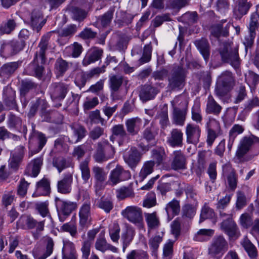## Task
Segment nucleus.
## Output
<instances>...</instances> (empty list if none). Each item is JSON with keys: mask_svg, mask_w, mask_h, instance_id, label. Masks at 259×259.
<instances>
[{"mask_svg": "<svg viewBox=\"0 0 259 259\" xmlns=\"http://www.w3.org/2000/svg\"><path fill=\"white\" fill-rule=\"evenodd\" d=\"M68 92V85L63 82L52 83L49 87V94L54 101L64 99Z\"/></svg>", "mask_w": 259, "mask_h": 259, "instance_id": "7", "label": "nucleus"}, {"mask_svg": "<svg viewBox=\"0 0 259 259\" xmlns=\"http://www.w3.org/2000/svg\"><path fill=\"white\" fill-rule=\"evenodd\" d=\"M99 232V229L96 228L89 230L87 233L88 238L82 242L81 251L83 259H89L91 252V247L96 235Z\"/></svg>", "mask_w": 259, "mask_h": 259, "instance_id": "16", "label": "nucleus"}, {"mask_svg": "<svg viewBox=\"0 0 259 259\" xmlns=\"http://www.w3.org/2000/svg\"><path fill=\"white\" fill-rule=\"evenodd\" d=\"M42 163L41 157L34 159L28 165L25 174L32 177H36L40 172Z\"/></svg>", "mask_w": 259, "mask_h": 259, "instance_id": "25", "label": "nucleus"}, {"mask_svg": "<svg viewBox=\"0 0 259 259\" xmlns=\"http://www.w3.org/2000/svg\"><path fill=\"white\" fill-rule=\"evenodd\" d=\"M194 44L202 55L205 62H207L210 55V47L208 41L205 38L196 40Z\"/></svg>", "mask_w": 259, "mask_h": 259, "instance_id": "32", "label": "nucleus"}, {"mask_svg": "<svg viewBox=\"0 0 259 259\" xmlns=\"http://www.w3.org/2000/svg\"><path fill=\"white\" fill-rule=\"evenodd\" d=\"M22 150V153L19 155H13L10 159L9 165L10 166L16 170L19 166V163L22 160L23 155L24 154V147L20 146L19 148Z\"/></svg>", "mask_w": 259, "mask_h": 259, "instance_id": "52", "label": "nucleus"}, {"mask_svg": "<svg viewBox=\"0 0 259 259\" xmlns=\"http://www.w3.org/2000/svg\"><path fill=\"white\" fill-rule=\"evenodd\" d=\"M220 54L223 62L230 63L234 67H238L240 60L237 47L231 48L227 44L224 45L220 49Z\"/></svg>", "mask_w": 259, "mask_h": 259, "instance_id": "5", "label": "nucleus"}, {"mask_svg": "<svg viewBox=\"0 0 259 259\" xmlns=\"http://www.w3.org/2000/svg\"><path fill=\"white\" fill-rule=\"evenodd\" d=\"M206 128L207 131L206 142L207 144L211 146L215 139L222 134L220 124L215 119H209L207 123Z\"/></svg>", "mask_w": 259, "mask_h": 259, "instance_id": "10", "label": "nucleus"}, {"mask_svg": "<svg viewBox=\"0 0 259 259\" xmlns=\"http://www.w3.org/2000/svg\"><path fill=\"white\" fill-rule=\"evenodd\" d=\"M230 24H227L225 26L223 24H218L211 28V33L212 36L218 38L221 36H227L229 34V28Z\"/></svg>", "mask_w": 259, "mask_h": 259, "instance_id": "38", "label": "nucleus"}, {"mask_svg": "<svg viewBox=\"0 0 259 259\" xmlns=\"http://www.w3.org/2000/svg\"><path fill=\"white\" fill-rule=\"evenodd\" d=\"M222 107L214 99L211 95H209L207 98L206 112L208 113L219 115Z\"/></svg>", "mask_w": 259, "mask_h": 259, "instance_id": "35", "label": "nucleus"}, {"mask_svg": "<svg viewBox=\"0 0 259 259\" xmlns=\"http://www.w3.org/2000/svg\"><path fill=\"white\" fill-rule=\"evenodd\" d=\"M3 100L5 106L9 109L19 111L16 100V92L11 87L7 86L4 88Z\"/></svg>", "mask_w": 259, "mask_h": 259, "instance_id": "14", "label": "nucleus"}, {"mask_svg": "<svg viewBox=\"0 0 259 259\" xmlns=\"http://www.w3.org/2000/svg\"><path fill=\"white\" fill-rule=\"evenodd\" d=\"M145 221L148 231L158 229L160 226V222L156 212L144 213Z\"/></svg>", "mask_w": 259, "mask_h": 259, "instance_id": "31", "label": "nucleus"}, {"mask_svg": "<svg viewBox=\"0 0 259 259\" xmlns=\"http://www.w3.org/2000/svg\"><path fill=\"white\" fill-rule=\"evenodd\" d=\"M95 247L97 250L103 253L108 250L114 253L118 252L117 248L107 243L104 235L100 234L98 236L95 242Z\"/></svg>", "mask_w": 259, "mask_h": 259, "instance_id": "27", "label": "nucleus"}, {"mask_svg": "<svg viewBox=\"0 0 259 259\" xmlns=\"http://www.w3.org/2000/svg\"><path fill=\"white\" fill-rule=\"evenodd\" d=\"M68 63L62 58H58L55 63V68L57 73V76H62L67 70Z\"/></svg>", "mask_w": 259, "mask_h": 259, "instance_id": "50", "label": "nucleus"}, {"mask_svg": "<svg viewBox=\"0 0 259 259\" xmlns=\"http://www.w3.org/2000/svg\"><path fill=\"white\" fill-rule=\"evenodd\" d=\"M103 51L102 49L95 48L89 52L84 57L82 64L87 66L88 65L94 63L101 59L103 55Z\"/></svg>", "mask_w": 259, "mask_h": 259, "instance_id": "28", "label": "nucleus"}, {"mask_svg": "<svg viewBox=\"0 0 259 259\" xmlns=\"http://www.w3.org/2000/svg\"><path fill=\"white\" fill-rule=\"evenodd\" d=\"M71 129L73 136L76 138L74 141H70L71 143H76L81 141L85 136L87 132L85 127L79 124H72Z\"/></svg>", "mask_w": 259, "mask_h": 259, "instance_id": "39", "label": "nucleus"}, {"mask_svg": "<svg viewBox=\"0 0 259 259\" xmlns=\"http://www.w3.org/2000/svg\"><path fill=\"white\" fill-rule=\"evenodd\" d=\"M241 244L251 258L254 259L257 256V249L248 238H245L242 241Z\"/></svg>", "mask_w": 259, "mask_h": 259, "instance_id": "43", "label": "nucleus"}, {"mask_svg": "<svg viewBox=\"0 0 259 259\" xmlns=\"http://www.w3.org/2000/svg\"><path fill=\"white\" fill-rule=\"evenodd\" d=\"M183 133L181 130L173 128L167 140V143L172 147H179L183 145Z\"/></svg>", "mask_w": 259, "mask_h": 259, "instance_id": "21", "label": "nucleus"}, {"mask_svg": "<svg viewBox=\"0 0 259 259\" xmlns=\"http://www.w3.org/2000/svg\"><path fill=\"white\" fill-rule=\"evenodd\" d=\"M32 29L38 32L44 25L42 17L40 12L34 11L32 12L28 22Z\"/></svg>", "mask_w": 259, "mask_h": 259, "instance_id": "30", "label": "nucleus"}, {"mask_svg": "<svg viewBox=\"0 0 259 259\" xmlns=\"http://www.w3.org/2000/svg\"><path fill=\"white\" fill-rule=\"evenodd\" d=\"M214 216V212L206 203L202 207L201 211L199 223L206 219L212 218Z\"/></svg>", "mask_w": 259, "mask_h": 259, "instance_id": "51", "label": "nucleus"}, {"mask_svg": "<svg viewBox=\"0 0 259 259\" xmlns=\"http://www.w3.org/2000/svg\"><path fill=\"white\" fill-rule=\"evenodd\" d=\"M220 54L223 62L230 63L234 67H238L240 60L237 47L231 48L227 44L224 45L220 49Z\"/></svg>", "mask_w": 259, "mask_h": 259, "instance_id": "4", "label": "nucleus"}, {"mask_svg": "<svg viewBox=\"0 0 259 259\" xmlns=\"http://www.w3.org/2000/svg\"><path fill=\"white\" fill-rule=\"evenodd\" d=\"M120 227L118 224L114 223L109 228V235L111 240L117 242L119 238Z\"/></svg>", "mask_w": 259, "mask_h": 259, "instance_id": "61", "label": "nucleus"}, {"mask_svg": "<svg viewBox=\"0 0 259 259\" xmlns=\"http://www.w3.org/2000/svg\"><path fill=\"white\" fill-rule=\"evenodd\" d=\"M16 26V22L13 19H10L0 27V34H10L15 29Z\"/></svg>", "mask_w": 259, "mask_h": 259, "instance_id": "57", "label": "nucleus"}, {"mask_svg": "<svg viewBox=\"0 0 259 259\" xmlns=\"http://www.w3.org/2000/svg\"><path fill=\"white\" fill-rule=\"evenodd\" d=\"M154 165L155 162L153 160L147 161L144 163L139 175V181H144L148 175L153 171Z\"/></svg>", "mask_w": 259, "mask_h": 259, "instance_id": "40", "label": "nucleus"}, {"mask_svg": "<svg viewBox=\"0 0 259 259\" xmlns=\"http://www.w3.org/2000/svg\"><path fill=\"white\" fill-rule=\"evenodd\" d=\"M221 227L232 239H236L240 235L236 224L230 217L221 223Z\"/></svg>", "mask_w": 259, "mask_h": 259, "instance_id": "15", "label": "nucleus"}, {"mask_svg": "<svg viewBox=\"0 0 259 259\" xmlns=\"http://www.w3.org/2000/svg\"><path fill=\"white\" fill-rule=\"evenodd\" d=\"M99 147L103 151L104 154L108 159L113 158L115 153L114 147L107 140H104L98 143Z\"/></svg>", "mask_w": 259, "mask_h": 259, "instance_id": "36", "label": "nucleus"}, {"mask_svg": "<svg viewBox=\"0 0 259 259\" xmlns=\"http://www.w3.org/2000/svg\"><path fill=\"white\" fill-rule=\"evenodd\" d=\"M125 124L127 133L131 136H135L140 130L142 120L138 117L132 118L126 120Z\"/></svg>", "mask_w": 259, "mask_h": 259, "instance_id": "29", "label": "nucleus"}, {"mask_svg": "<svg viewBox=\"0 0 259 259\" xmlns=\"http://www.w3.org/2000/svg\"><path fill=\"white\" fill-rule=\"evenodd\" d=\"M114 10L110 9L106 13L102 16H100L97 21L103 27H106L109 25L113 17Z\"/></svg>", "mask_w": 259, "mask_h": 259, "instance_id": "47", "label": "nucleus"}, {"mask_svg": "<svg viewBox=\"0 0 259 259\" xmlns=\"http://www.w3.org/2000/svg\"><path fill=\"white\" fill-rule=\"evenodd\" d=\"M244 130L243 126L239 124H234L229 132V145L233 144L236 136L242 133Z\"/></svg>", "mask_w": 259, "mask_h": 259, "instance_id": "56", "label": "nucleus"}, {"mask_svg": "<svg viewBox=\"0 0 259 259\" xmlns=\"http://www.w3.org/2000/svg\"><path fill=\"white\" fill-rule=\"evenodd\" d=\"M135 233L134 231L131 229H127L121 236V239L123 242V251L124 252L126 248L132 241Z\"/></svg>", "mask_w": 259, "mask_h": 259, "instance_id": "53", "label": "nucleus"}, {"mask_svg": "<svg viewBox=\"0 0 259 259\" xmlns=\"http://www.w3.org/2000/svg\"><path fill=\"white\" fill-rule=\"evenodd\" d=\"M50 191V181L44 178L37 183L36 188V193L38 195H47Z\"/></svg>", "mask_w": 259, "mask_h": 259, "instance_id": "37", "label": "nucleus"}, {"mask_svg": "<svg viewBox=\"0 0 259 259\" xmlns=\"http://www.w3.org/2000/svg\"><path fill=\"white\" fill-rule=\"evenodd\" d=\"M201 130L198 125L188 123L186 126V141L189 144L196 145L200 141Z\"/></svg>", "mask_w": 259, "mask_h": 259, "instance_id": "12", "label": "nucleus"}, {"mask_svg": "<svg viewBox=\"0 0 259 259\" xmlns=\"http://www.w3.org/2000/svg\"><path fill=\"white\" fill-rule=\"evenodd\" d=\"M234 84L232 73L228 71L223 72L218 78L215 89V95L222 99L233 89Z\"/></svg>", "mask_w": 259, "mask_h": 259, "instance_id": "2", "label": "nucleus"}, {"mask_svg": "<svg viewBox=\"0 0 259 259\" xmlns=\"http://www.w3.org/2000/svg\"><path fill=\"white\" fill-rule=\"evenodd\" d=\"M78 255L74 244L69 240L63 241L62 259H77Z\"/></svg>", "mask_w": 259, "mask_h": 259, "instance_id": "24", "label": "nucleus"}, {"mask_svg": "<svg viewBox=\"0 0 259 259\" xmlns=\"http://www.w3.org/2000/svg\"><path fill=\"white\" fill-rule=\"evenodd\" d=\"M157 117L159 119V122L161 127L165 128L169 124L167 109H162L158 114Z\"/></svg>", "mask_w": 259, "mask_h": 259, "instance_id": "64", "label": "nucleus"}, {"mask_svg": "<svg viewBox=\"0 0 259 259\" xmlns=\"http://www.w3.org/2000/svg\"><path fill=\"white\" fill-rule=\"evenodd\" d=\"M130 178L131 174L129 171L124 170L120 165H117L110 172L108 183L111 185H115L121 181L128 180Z\"/></svg>", "mask_w": 259, "mask_h": 259, "instance_id": "11", "label": "nucleus"}, {"mask_svg": "<svg viewBox=\"0 0 259 259\" xmlns=\"http://www.w3.org/2000/svg\"><path fill=\"white\" fill-rule=\"evenodd\" d=\"M126 259H149L148 253L142 249H135L130 251L126 256Z\"/></svg>", "mask_w": 259, "mask_h": 259, "instance_id": "49", "label": "nucleus"}, {"mask_svg": "<svg viewBox=\"0 0 259 259\" xmlns=\"http://www.w3.org/2000/svg\"><path fill=\"white\" fill-rule=\"evenodd\" d=\"M21 63L13 62L6 63L0 68V77L4 80L8 79L20 66Z\"/></svg>", "mask_w": 259, "mask_h": 259, "instance_id": "23", "label": "nucleus"}, {"mask_svg": "<svg viewBox=\"0 0 259 259\" xmlns=\"http://www.w3.org/2000/svg\"><path fill=\"white\" fill-rule=\"evenodd\" d=\"M49 38L47 36H43L41 38L38 45L39 51L36 52L33 63L29 66V69H34L33 74L38 78H40L42 76L44 72V67L38 64L40 63L42 64L45 63V53L48 48Z\"/></svg>", "mask_w": 259, "mask_h": 259, "instance_id": "1", "label": "nucleus"}, {"mask_svg": "<svg viewBox=\"0 0 259 259\" xmlns=\"http://www.w3.org/2000/svg\"><path fill=\"white\" fill-rule=\"evenodd\" d=\"M89 117L92 123L98 124L100 123L102 125L105 124V120L100 115V112L99 110L91 111Z\"/></svg>", "mask_w": 259, "mask_h": 259, "instance_id": "59", "label": "nucleus"}, {"mask_svg": "<svg viewBox=\"0 0 259 259\" xmlns=\"http://www.w3.org/2000/svg\"><path fill=\"white\" fill-rule=\"evenodd\" d=\"M53 165L57 169L59 173L67 167L70 166L72 167V163L63 157H58L54 158Z\"/></svg>", "mask_w": 259, "mask_h": 259, "instance_id": "42", "label": "nucleus"}, {"mask_svg": "<svg viewBox=\"0 0 259 259\" xmlns=\"http://www.w3.org/2000/svg\"><path fill=\"white\" fill-rule=\"evenodd\" d=\"M141 209L136 206H129L126 207L121 212L123 217L130 222L137 225L140 224L143 218Z\"/></svg>", "mask_w": 259, "mask_h": 259, "instance_id": "9", "label": "nucleus"}, {"mask_svg": "<svg viewBox=\"0 0 259 259\" xmlns=\"http://www.w3.org/2000/svg\"><path fill=\"white\" fill-rule=\"evenodd\" d=\"M214 234V230L210 229H200L195 234L194 240L196 241L202 242L209 239Z\"/></svg>", "mask_w": 259, "mask_h": 259, "instance_id": "41", "label": "nucleus"}, {"mask_svg": "<svg viewBox=\"0 0 259 259\" xmlns=\"http://www.w3.org/2000/svg\"><path fill=\"white\" fill-rule=\"evenodd\" d=\"M192 119L198 123L201 122L202 117L201 114V110L199 104H195L191 110Z\"/></svg>", "mask_w": 259, "mask_h": 259, "instance_id": "62", "label": "nucleus"}, {"mask_svg": "<svg viewBox=\"0 0 259 259\" xmlns=\"http://www.w3.org/2000/svg\"><path fill=\"white\" fill-rule=\"evenodd\" d=\"M92 170L94 177L97 181L103 182L106 180L107 173L104 171L103 168L95 166Z\"/></svg>", "mask_w": 259, "mask_h": 259, "instance_id": "55", "label": "nucleus"}, {"mask_svg": "<svg viewBox=\"0 0 259 259\" xmlns=\"http://www.w3.org/2000/svg\"><path fill=\"white\" fill-rule=\"evenodd\" d=\"M123 81V77L119 75H113L109 76V85L111 90L117 92Z\"/></svg>", "mask_w": 259, "mask_h": 259, "instance_id": "46", "label": "nucleus"}, {"mask_svg": "<svg viewBox=\"0 0 259 259\" xmlns=\"http://www.w3.org/2000/svg\"><path fill=\"white\" fill-rule=\"evenodd\" d=\"M54 242L52 238H49L47 241L46 250L36 259H46L53 253L54 248Z\"/></svg>", "mask_w": 259, "mask_h": 259, "instance_id": "58", "label": "nucleus"}, {"mask_svg": "<svg viewBox=\"0 0 259 259\" xmlns=\"http://www.w3.org/2000/svg\"><path fill=\"white\" fill-rule=\"evenodd\" d=\"M89 159H85L81 161L79 165V169L81 173V178L83 181V184L85 187L78 186V194L80 196L87 194L88 188L90 187V185L88 184V181L91 177L90 170L89 167Z\"/></svg>", "mask_w": 259, "mask_h": 259, "instance_id": "8", "label": "nucleus"}, {"mask_svg": "<svg viewBox=\"0 0 259 259\" xmlns=\"http://www.w3.org/2000/svg\"><path fill=\"white\" fill-rule=\"evenodd\" d=\"M228 248V244L222 236L214 237L208 248V254L214 257L219 254H223Z\"/></svg>", "mask_w": 259, "mask_h": 259, "instance_id": "6", "label": "nucleus"}, {"mask_svg": "<svg viewBox=\"0 0 259 259\" xmlns=\"http://www.w3.org/2000/svg\"><path fill=\"white\" fill-rule=\"evenodd\" d=\"M111 132L113 135L119 136L122 138H128V136L122 124H117L113 126L111 128Z\"/></svg>", "mask_w": 259, "mask_h": 259, "instance_id": "63", "label": "nucleus"}, {"mask_svg": "<svg viewBox=\"0 0 259 259\" xmlns=\"http://www.w3.org/2000/svg\"><path fill=\"white\" fill-rule=\"evenodd\" d=\"M158 93V91L156 88L146 84L141 87L139 97L142 102H146L154 99Z\"/></svg>", "mask_w": 259, "mask_h": 259, "instance_id": "20", "label": "nucleus"}, {"mask_svg": "<svg viewBox=\"0 0 259 259\" xmlns=\"http://www.w3.org/2000/svg\"><path fill=\"white\" fill-rule=\"evenodd\" d=\"M174 102V101L171 102L173 107L172 121L177 125L183 126L186 120L187 109L185 108L181 109L176 107Z\"/></svg>", "mask_w": 259, "mask_h": 259, "instance_id": "26", "label": "nucleus"}, {"mask_svg": "<svg viewBox=\"0 0 259 259\" xmlns=\"http://www.w3.org/2000/svg\"><path fill=\"white\" fill-rule=\"evenodd\" d=\"M79 226L82 228L88 227L92 222L91 210V202L89 201L84 202L79 209Z\"/></svg>", "mask_w": 259, "mask_h": 259, "instance_id": "13", "label": "nucleus"}, {"mask_svg": "<svg viewBox=\"0 0 259 259\" xmlns=\"http://www.w3.org/2000/svg\"><path fill=\"white\" fill-rule=\"evenodd\" d=\"M55 202L57 210L66 216L69 215L77 208L75 202L65 201L57 197L55 198Z\"/></svg>", "mask_w": 259, "mask_h": 259, "instance_id": "19", "label": "nucleus"}, {"mask_svg": "<svg viewBox=\"0 0 259 259\" xmlns=\"http://www.w3.org/2000/svg\"><path fill=\"white\" fill-rule=\"evenodd\" d=\"M171 167L178 170L186 168V157L181 150H176L171 154Z\"/></svg>", "mask_w": 259, "mask_h": 259, "instance_id": "17", "label": "nucleus"}, {"mask_svg": "<svg viewBox=\"0 0 259 259\" xmlns=\"http://www.w3.org/2000/svg\"><path fill=\"white\" fill-rule=\"evenodd\" d=\"M252 143L253 140L250 138L245 137L242 140L236 153V155L238 159L242 158L249 150Z\"/></svg>", "mask_w": 259, "mask_h": 259, "instance_id": "34", "label": "nucleus"}, {"mask_svg": "<svg viewBox=\"0 0 259 259\" xmlns=\"http://www.w3.org/2000/svg\"><path fill=\"white\" fill-rule=\"evenodd\" d=\"M123 158L125 162L129 166L134 168L139 162L141 154L136 147H133L124 155Z\"/></svg>", "mask_w": 259, "mask_h": 259, "instance_id": "22", "label": "nucleus"}, {"mask_svg": "<svg viewBox=\"0 0 259 259\" xmlns=\"http://www.w3.org/2000/svg\"><path fill=\"white\" fill-rule=\"evenodd\" d=\"M134 195L133 190L131 187H121L116 190V196L119 200L124 199L127 197H133Z\"/></svg>", "mask_w": 259, "mask_h": 259, "instance_id": "54", "label": "nucleus"}, {"mask_svg": "<svg viewBox=\"0 0 259 259\" xmlns=\"http://www.w3.org/2000/svg\"><path fill=\"white\" fill-rule=\"evenodd\" d=\"M70 141L68 137L61 136L57 138L54 142V149L57 152L63 151L65 149V143L67 141Z\"/></svg>", "mask_w": 259, "mask_h": 259, "instance_id": "60", "label": "nucleus"}, {"mask_svg": "<svg viewBox=\"0 0 259 259\" xmlns=\"http://www.w3.org/2000/svg\"><path fill=\"white\" fill-rule=\"evenodd\" d=\"M73 182V172H69L64 175L63 178L58 181V192L63 194H67L71 192L72 184Z\"/></svg>", "mask_w": 259, "mask_h": 259, "instance_id": "18", "label": "nucleus"}, {"mask_svg": "<svg viewBox=\"0 0 259 259\" xmlns=\"http://www.w3.org/2000/svg\"><path fill=\"white\" fill-rule=\"evenodd\" d=\"M186 73L181 66L174 67L168 75V88L170 91L181 90L185 84Z\"/></svg>", "mask_w": 259, "mask_h": 259, "instance_id": "3", "label": "nucleus"}, {"mask_svg": "<svg viewBox=\"0 0 259 259\" xmlns=\"http://www.w3.org/2000/svg\"><path fill=\"white\" fill-rule=\"evenodd\" d=\"M152 157L155 163L160 165L163 163L165 159L166 154L164 150L162 148L153 149L151 151Z\"/></svg>", "mask_w": 259, "mask_h": 259, "instance_id": "48", "label": "nucleus"}, {"mask_svg": "<svg viewBox=\"0 0 259 259\" xmlns=\"http://www.w3.org/2000/svg\"><path fill=\"white\" fill-rule=\"evenodd\" d=\"M19 223L24 229H32L36 226L37 221L30 215H24L20 219Z\"/></svg>", "mask_w": 259, "mask_h": 259, "instance_id": "44", "label": "nucleus"}, {"mask_svg": "<svg viewBox=\"0 0 259 259\" xmlns=\"http://www.w3.org/2000/svg\"><path fill=\"white\" fill-rule=\"evenodd\" d=\"M7 124L9 128H15L19 131L22 126V120L20 117L10 113L8 116Z\"/></svg>", "mask_w": 259, "mask_h": 259, "instance_id": "45", "label": "nucleus"}, {"mask_svg": "<svg viewBox=\"0 0 259 259\" xmlns=\"http://www.w3.org/2000/svg\"><path fill=\"white\" fill-rule=\"evenodd\" d=\"M167 219L171 220L175 216L178 215L180 211V201L176 199H172L168 203L165 208Z\"/></svg>", "mask_w": 259, "mask_h": 259, "instance_id": "33", "label": "nucleus"}]
</instances>
